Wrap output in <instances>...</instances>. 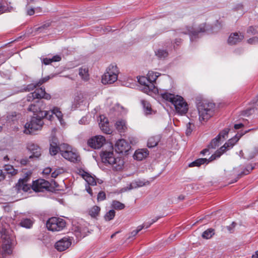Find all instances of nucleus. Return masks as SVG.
I'll return each mask as SVG.
<instances>
[{
	"mask_svg": "<svg viewBox=\"0 0 258 258\" xmlns=\"http://www.w3.org/2000/svg\"><path fill=\"white\" fill-rule=\"evenodd\" d=\"M160 95L163 99L171 103L178 114L184 115L187 113L188 104L182 96L171 93L168 90L160 91Z\"/></svg>",
	"mask_w": 258,
	"mask_h": 258,
	"instance_id": "nucleus-1",
	"label": "nucleus"
},
{
	"mask_svg": "<svg viewBox=\"0 0 258 258\" xmlns=\"http://www.w3.org/2000/svg\"><path fill=\"white\" fill-rule=\"evenodd\" d=\"M100 156L102 162L111 165L113 170L120 171L122 169L124 163L123 159L121 157L116 156L112 149L111 151H102Z\"/></svg>",
	"mask_w": 258,
	"mask_h": 258,
	"instance_id": "nucleus-2",
	"label": "nucleus"
},
{
	"mask_svg": "<svg viewBox=\"0 0 258 258\" xmlns=\"http://www.w3.org/2000/svg\"><path fill=\"white\" fill-rule=\"evenodd\" d=\"M215 107L214 103L206 100L198 103L199 120L201 122L207 121L213 115Z\"/></svg>",
	"mask_w": 258,
	"mask_h": 258,
	"instance_id": "nucleus-3",
	"label": "nucleus"
},
{
	"mask_svg": "<svg viewBox=\"0 0 258 258\" xmlns=\"http://www.w3.org/2000/svg\"><path fill=\"white\" fill-rule=\"evenodd\" d=\"M248 131H245L243 133H237L233 138L229 139L225 144L222 146L219 150H217L215 153L210 157L211 160H214L216 158L220 157L226 150L232 148L233 146L238 142L239 139Z\"/></svg>",
	"mask_w": 258,
	"mask_h": 258,
	"instance_id": "nucleus-4",
	"label": "nucleus"
},
{
	"mask_svg": "<svg viewBox=\"0 0 258 258\" xmlns=\"http://www.w3.org/2000/svg\"><path fill=\"white\" fill-rule=\"evenodd\" d=\"M60 152L61 156L72 162H77L79 160V155L76 150L67 144L60 145Z\"/></svg>",
	"mask_w": 258,
	"mask_h": 258,
	"instance_id": "nucleus-5",
	"label": "nucleus"
},
{
	"mask_svg": "<svg viewBox=\"0 0 258 258\" xmlns=\"http://www.w3.org/2000/svg\"><path fill=\"white\" fill-rule=\"evenodd\" d=\"M118 74V70L116 66L110 65L102 77V83L103 84L113 83L117 79Z\"/></svg>",
	"mask_w": 258,
	"mask_h": 258,
	"instance_id": "nucleus-6",
	"label": "nucleus"
},
{
	"mask_svg": "<svg viewBox=\"0 0 258 258\" xmlns=\"http://www.w3.org/2000/svg\"><path fill=\"white\" fill-rule=\"evenodd\" d=\"M43 118L33 116L31 120L25 124L24 133L27 135L31 134L34 132L40 130L43 124L42 120Z\"/></svg>",
	"mask_w": 258,
	"mask_h": 258,
	"instance_id": "nucleus-7",
	"label": "nucleus"
},
{
	"mask_svg": "<svg viewBox=\"0 0 258 258\" xmlns=\"http://www.w3.org/2000/svg\"><path fill=\"white\" fill-rule=\"evenodd\" d=\"M66 225L65 220L58 217H51L46 222L47 229L52 231H59L62 230Z\"/></svg>",
	"mask_w": 258,
	"mask_h": 258,
	"instance_id": "nucleus-8",
	"label": "nucleus"
},
{
	"mask_svg": "<svg viewBox=\"0 0 258 258\" xmlns=\"http://www.w3.org/2000/svg\"><path fill=\"white\" fill-rule=\"evenodd\" d=\"M44 106L43 101L37 100L35 102V104L30 105L28 110L33 112L34 116L44 117V116H45L46 113H44V111L43 110L45 108Z\"/></svg>",
	"mask_w": 258,
	"mask_h": 258,
	"instance_id": "nucleus-9",
	"label": "nucleus"
},
{
	"mask_svg": "<svg viewBox=\"0 0 258 258\" xmlns=\"http://www.w3.org/2000/svg\"><path fill=\"white\" fill-rule=\"evenodd\" d=\"M138 82L143 86L142 91L147 94H149L151 92L155 93L157 91L155 85L149 81L147 77L141 76L137 77Z\"/></svg>",
	"mask_w": 258,
	"mask_h": 258,
	"instance_id": "nucleus-10",
	"label": "nucleus"
},
{
	"mask_svg": "<svg viewBox=\"0 0 258 258\" xmlns=\"http://www.w3.org/2000/svg\"><path fill=\"white\" fill-rule=\"evenodd\" d=\"M87 95L82 92H77L74 96V101L72 102V109H76L82 105H85L87 103Z\"/></svg>",
	"mask_w": 258,
	"mask_h": 258,
	"instance_id": "nucleus-11",
	"label": "nucleus"
},
{
	"mask_svg": "<svg viewBox=\"0 0 258 258\" xmlns=\"http://www.w3.org/2000/svg\"><path fill=\"white\" fill-rule=\"evenodd\" d=\"M32 188L36 192H42L48 189L50 187L49 182L43 179H38L33 181Z\"/></svg>",
	"mask_w": 258,
	"mask_h": 258,
	"instance_id": "nucleus-12",
	"label": "nucleus"
},
{
	"mask_svg": "<svg viewBox=\"0 0 258 258\" xmlns=\"http://www.w3.org/2000/svg\"><path fill=\"white\" fill-rule=\"evenodd\" d=\"M105 141L104 137L98 135L90 139L88 141V144L92 148L99 149L104 145Z\"/></svg>",
	"mask_w": 258,
	"mask_h": 258,
	"instance_id": "nucleus-13",
	"label": "nucleus"
},
{
	"mask_svg": "<svg viewBox=\"0 0 258 258\" xmlns=\"http://www.w3.org/2000/svg\"><path fill=\"white\" fill-rule=\"evenodd\" d=\"M209 30V27L206 26V24H202L200 25L199 27L195 30L192 27L188 28L187 32L190 37V40L194 41L198 37L199 34L201 32H204Z\"/></svg>",
	"mask_w": 258,
	"mask_h": 258,
	"instance_id": "nucleus-14",
	"label": "nucleus"
},
{
	"mask_svg": "<svg viewBox=\"0 0 258 258\" xmlns=\"http://www.w3.org/2000/svg\"><path fill=\"white\" fill-rule=\"evenodd\" d=\"M72 244V239L70 237H64L55 244V248L59 251H62L68 249Z\"/></svg>",
	"mask_w": 258,
	"mask_h": 258,
	"instance_id": "nucleus-15",
	"label": "nucleus"
},
{
	"mask_svg": "<svg viewBox=\"0 0 258 258\" xmlns=\"http://www.w3.org/2000/svg\"><path fill=\"white\" fill-rule=\"evenodd\" d=\"M128 143L123 139L118 140L115 144V150L118 153H126L130 149Z\"/></svg>",
	"mask_w": 258,
	"mask_h": 258,
	"instance_id": "nucleus-16",
	"label": "nucleus"
},
{
	"mask_svg": "<svg viewBox=\"0 0 258 258\" xmlns=\"http://www.w3.org/2000/svg\"><path fill=\"white\" fill-rule=\"evenodd\" d=\"M78 173L85 180L89 185L92 186L96 185L97 181L95 177L89 173L86 172L84 170L79 169L78 170Z\"/></svg>",
	"mask_w": 258,
	"mask_h": 258,
	"instance_id": "nucleus-17",
	"label": "nucleus"
},
{
	"mask_svg": "<svg viewBox=\"0 0 258 258\" xmlns=\"http://www.w3.org/2000/svg\"><path fill=\"white\" fill-rule=\"evenodd\" d=\"M27 148L30 151L32 155L29 156V158H38L41 155V149L37 145L33 143H29L27 145Z\"/></svg>",
	"mask_w": 258,
	"mask_h": 258,
	"instance_id": "nucleus-18",
	"label": "nucleus"
},
{
	"mask_svg": "<svg viewBox=\"0 0 258 258\" xmlns=\"http://www.w3.org/2000/svg\"><path fill=\"white\" fill-rule=\"evenodd\" d=\"M243 38L244 35L241 33H232L229 36L228 43L231 45H235L240 42Z\"/></svg>",
	"mask_w": 258,
	"mask_h": 258,
	"instance_id": "nucleus-19",
	"label": "nucleus"
},
{
	"mask_svg": "<svg viewBox=\"0 0 258 258\" xmlns=\"http://www.w3.org/2000/svg\"><path fill=\"white\" fill-rule=\"evenodd\" d=\"M100 118L99 124L100 129L105 134H110L111 133V130L109 125L108 119L104 115H100Z\"/></svg>",
	"mask_w": 258,
	"mask_h": 258,
	"instance_id": "nucleus-20",
	"label": "nucleus"
},
{
	"mask_svg": "<svg viewBox=\"0 0 258 258\" xmlns=\"http://www.w3.org/2000/svg\"><path fill=\"white\" fill-rule=\"evenodd\" d=\"M33 93L36 99L44 98L46 100H50L51 99V95L46 93L44 88L41 87L36 89L33 92Z\"/></svg>",
	"mask_w": 258,
	"mask_h": 258,
	"instance_id": "nucleus-21",
	"label": "nucleus"
},
{
	"mask_svg": "<svg viewBox=\"0 0 258 258\" xmlns=\"http://www.w3.org/2000/svg\"><path fill=\"white\" fill-rule=\"evenodd\" d=\"M60 146H58L57 139L55 137H52L50 141L49 152L51 155H55L60 151Z\"/></svg>",
	"mask_w": 258,
	"mask_h": 258,
	"instance_id": "nucleus-22",
	"label": "nucleus"
},
{
	"mask_svg": "<svg viewBox=\"0 0 258 258\" xmlns=\"http://www.w3.org/2000/svg\"><path fill=\"white\" fill-rule=\"evenodd\" d=\"M115 127L119 133H125L127 130L126 120L122 119L117 120L115 123Z\"/></svg>",
	"mask_w": 258,
	"mask_h": 258,
	"instance_id": "nucleus-23",
	"label": "nucleus"
},
{
	"mask_svg": "<svg viewBox=\"0 0 258 258\" xmlns=\"http://www.w3.org/2000/svg\"><path fill=\"white\" fill-rule=\"evenodd\" d=\"M51 113H52V114H54V115H55L62 126L65 125L66 122L63 118V115L60 111V108L57 107H54L51 110Z\"/></svg>",
	"mask_w": 258,
	"mask_h": 258,
	"instance_id": "nucleus-24",
	"label": "nucleus"
},
{
	"mask_svg": "<svg viewBox=\"0 0 258 258\" xmlns=\"http://www.w3.org/2000/svg\"><path fill=\"white\" fill-rule=\"evenodd\" d=\"M50 76H46L43 78H42L39 80L38 82L32 83L31 84H30L28 85L27 87V90L28 91L33 90L35 88H36L37 87L40 86L42 85L43 83L46 82L47 81H48L50 79Z\"/></svg>",
	"mask_w": 258,
	"mask_h": 258,
	"instance_id": "nucleus-25",
	"label": "nucleus"
},
{
	"mask_svg": "<svg viewBox=\"0 0 258 258\" xmlns=\"http://www.w3.org/2000/svg\"><path fill=\"white\" fill-rule=\"evenodd\" d=\"M148 155V153L146 149H141L137 150L134 155V158L137 160H142Z\"/></svg>",
	"mask_w": 258,
	"mask_h": 258,
	"instance_id": "nucleus-26",
	"label": "nucleus"
},
{
	"mask_svg": "<svg viewBox=\"0 0 258 258\" xmlns=\"http://www.w3.org/2000/svg\"><path fill=\"white\" fill-rule=\"evenodd\" d=\"M161 137L160 135L151 137L148 141L147 146L149 148H153L156 146L160 141Z\"/></svg>",
	"mask_w": 258,
	"mask_h": 258,
	"instance_id": "nucleus-27",
	"label": "nucleus"
},
{
	"mask_svg": "<svg viewBox=\"0 0 258 258\" xmlns=\"http://www.w3.org/2000/svg\"><path fill=\"white\" fill-rule=\"evenodd\" d=\"M212 160H210V158L209 160L207 159L206 158H200L198 159H197L196 160L194 161V162L190 163L189 164V167H195V166H200L202 164H204V163H208L210 161H212Z\"/></svg>",
	"mask_w": 258,
	"mask_h": 258,
	"instance_id": "nucleus-28",
	"label": "nucleus"
},
{
	"mask_svg": "<svg viewBox=\"0 0 258 258\" xmlns=\"http://www.w3.org/2000/svg\"><path fill=\"white\" fill-rule=\"evenodd\" d=\"M61 60V57L58 55L53 56L51 58H44L42 60V62L45 64L48 65L50 64L52 62L59 61Z\"/></svg>",
	"mask_w": 258,
	"mask_h": 258,
	"instance_id": "nucleus-29",
	"label": "nucleus"
},
{
	"mask_svg": "<svg viewBox=\"0 0 258 258\" xmlns=\"http://www.w3.org/2000/svg\"><path fill=\"white\" fill-rule=\"evenodd\" d=\"M33 222L30 218H24L22 219L20 223V225L24 228H30L32 225Z\"/></svg>",
	"mask_w": 258,
	"mask_h": 258,
	"instance_id": "nucleus-30",
	"label": "nucleus"
},
{
	"mask_svg": "<svg viewBox=\"0 0 258 258\" xmlns=\"http://www.w3.org/2000/svg\"><path fill=\"white\" fill-rule=\"evenodd\" d=\"M160 75V74L158 72H154L153 71H149L147 74V78H148L150 82L153 83L154 84L157 78Z\"/></svg>",
	"mask_w": 258,
	"mask_h": 258,
	"instance_id": "nucleus-31",
	"label": "nucleus"
},
{
	"mask_svg": "<svg viewBox=\"0 0 258 258\" xmlns=\"http://www.w3.org/2000/svg\"><path fill=\"white\" fill-rule=\"evenodd\" d=\"M79 74L81 78L84 80H88L89 78L88 69L86 68H81L79 69Z\"/></svg>",
	"mask_w": 258,
	"mask_h": 258,
	"instance_id": "nucleus-32",
	"label": "nucleus"
},
{
	"mask_svg": "<svg viewBox=\"0 0 258 258\" xmlns=\"http://www.w3.org/2000/svg\"><path fill=\"white\" fill-rule=\"evenodd\" d=\"M141 103L144 107V111L146 114H151L152 111L150 104L145 100H142Z\"/></svg>",
	"mask_w": 258,
	"mask_h": 258,
	"instance_id": "nucleus-33",
	"label": "nucleus"
},
{
	"mask_svg": "<svg viewBox=\"0 0 258 258\" xmlns=\"http://www.w3.org/2000/svg\"><path fill=\"white\" fill-rule=\"evenodd\" d=\"M26 180L23 179L19 180V189H22L24 191H28L30 189L31 185L27 184L25 183Z\"/></svg>",
	"mask_w": 258,
	"mask_h": 258,
	"instance_id": "nucleus-34",
	"label": "nucleus"
},
{
	"mask_svg": "<svg viewBox=\"0 0 258 258\" xmlns=\"http://www.w3.org/2000/svg\"><path fill=\"white\" fill-rule=\"evenodd\" d=\"M100 211V208L99 207L97 206H94L93 207H92L89 210V214L93 218H95L97 217Z\"/></svg>",
	"mask_w": 258,
	"mask_h": 258,
	"instance_id": "nucleus-35",
	"label": "nucleus"
},
{
	"mask_svg": "<svg viewBox=\"0 0 258 258\" xmlns=\"http://www.w3.org/2000/svg\"><path fill=\"white\" fill-rule=\"evenodd\" d=\"M111 207L115 210H120L123 209L125 207V206L121 202L114 200L112 202Z\"/></svg>",
	"mask_w": 258,
	"mask_h": 258,
	"instance_id": "nucleus-36",
	"label": "nucleus"
},
{
	"mask_svg": "<svg viewBox=\"0 0 258 258\" xmlns=\"http://www.w3.org/2000/svg\"><path fill=\"white\" fill-rule=\"evenodd\" d=\"M214 234V229L210 228L205 231L202 234V237L205 239H209Z\"/></svg>",
	"mask_w": 258,
	"mask_h": 258,
	"instance_id": "nucleus-37",
	"label": "nucleus"
},
{
	"mask_svg": "<svg viewBox=\"0 0 258 258\" xmlns=\"http://www.w3.org/2000/svg\"><path fill=\"white\" fill-rule=\"evenodd\" d=\"M5 170L7 172V173L11 174L12 175H15L18 172V170L15 169L13 166L10 165H5Z\"/></svg>",
	"mask_w": 258,
	"mask_h": 258,
	"instance_id": "nucleus-38",
	"label": "nucleus"
},
{
	"mask_svg": "<svg viewBox=\"0 0 258 258\" xmlns=\"http://www.w3.org/2000/svg\"><path fill=\"white\" fill-rule=\"evenodd\" d=\"M115 215V212L113 210H110L104 215V219L106 221L112 220Z\"/></svg>",
	"mask_w": 258,
	"mask_h": 258,
	"instance_id": "nucleus-39",
	"label": "nucleus"
},
{
	"mask_svg": "<svg viewBox=\"0 0 258 258\" xmlns=\"http://www.w3.org/2000/svg\"><path fill=\"white\" fill-rule=\"evenodd\" d=\"M145 185V183L141 180L134 181L132 182L131 184V189L139 187H142Z\"/></svg>",
	"mask_w": 258,
	"mask_h": 258,
	"instance_id": "nucleus-40",
	"label": "nucleus"
},
{
	"mask_svg": "<svg viewBox=\"0 0 258 258\" xmlns=\"http://www.w3.org/2000/svg\"><path fill=\"white\" fill-rule=\"evenodd\" d=\"M156 55L160 58H164L168 56V52L164 50L159 49L156 51Z\"/></svg>",
	"mask_w": 258,
	"mask_h": 258,
	"instance_id": "nucleus-41",
	"label": "nucleus"
},
{
	"mask_svg": "<svg viewBox=\"0 0 258 258\" xmlns=\"http://www.w3.org/2000/svg\"><path fill=\"white\" fill-rule=\"evenodd\" d=\"M65 172V169L63 168H58L56 169L52 173L51 177L56 178L58 175L62 174Z\"/></svg>",
	"mask_w": 258,
	"mask_h": 258,
	"instance_id": "nucleus-42",
	"label": "nucleus"
},
{
	"mask_svg": "<svg viewBox=\"0 0 258 258\" xmlns=\"http://www.w3.org/2000/svg\"><path fill=\"white\" fill-rule=\"evenodd\" d=\"M220 140L217 136L211 142L209 147L212 149H215L216 147L219 145Z\"/></svg>",
	"mask_w": 258,
	"mask_h": 258,
	"instance_id": "nucleus-43",
	"label": "nucleus"
},
{
	"mask_svg": "<svg viewBox=\"0 0 258 258\" xmlns=\"http://www.w3.org/2000/svg\"><path fill=\"white\" fill-rule=\"evenodd\" d=\"M229 130H230L228 128H224L219 134L217 137L220 140H221L222 139H225L227 137Z\"/></svg>",
	"mask_w": 258,
	"mask_h": 258,
	"instance_id": "nucleus-44",
	"label": "nucleus"
},
{
	"mask_svg": "<svg viewBox=\"0 0 258 258\" xmlns=\"http://www.w3.org/2000/svg\"><path fill=\"white\" fill-rule=\"evenodd\" d=\"M145 227V225L139 226L137 229L133 230L130 234L129 238H132L135 237L141 230H142Z\"/></svg>",
	"mask_w": 258,
	"mask_h": 258,
	"instance_id": "nucleus-45",
	"label": "nucleus"
},
{
	"mask_svg": "<svg viewBox=\"0 0 258 258\" xmlns=\"http://www.w3.org/2000/svg\"><path fill=\"white\" fill-rule=\"evenodd\" d=\"M247 32L248 33H251L252 34H255L258 33V26H251L249 27L247 30Z\"/></svg>",
	"mask_w": 258,
	"mask_h": 258,
	"instance_id": "nucleus-46",
	"label": "nucleus"
},
{
	"mask_svg": "<svg viewBox=\"0 0 258 258\" xmlns=\"http://www.w3.org/2000/svg\"><path fill=\"white\" fill-rule=\"evenodd\" d=\"M8 120L11 121H14L17 119V113L16 112H12L9 115L7 116Z\"/></svg>",
	"mask_w": 258,
	"mask_h": 258,
	"instance_id": "nucleus-47",
	"label": "nucleus"
},
{
	"mask_svg": "<svg viewBox=\"0 0 258 258\" xmlns=\"http://www.w3.org/2000/svg\"><path fill=\"white\" fill-rule=\"evenodd\" d=\"M106 199L105 193L103 191H100L98 193L97 196L98 201H103Z\"/></svg>",
	"mask_w": 258,
	"mask_h": 258,
	"instance_id": "nucleus-48",
	"label": "nucleus"
},
{
	"mask_svg": "<svg viewBox=\"0 0 258 258\" xmlns=\"http://www.w3.org/2000/svg\"><path fill=\"white\" fill-rule=\"evenodd\" d=\"M44 113H46V115L45 116H44V118L45 117L49 120H51L52 119V118H53V115L54 114H52V113H51V110L50 111H44Z\"/></svg>",
	"mask_w": 258,
	"mask_h": 258,
	"instance_id": "nucleus-49",
	"label": "nucleus"
},
{
	"mask_svg": "<svg viewBox=\"0 0 258 258\" xmlns=\"http://www.w3.org/2000/svg\"><path fill=\"white\" fill-rule=\"evenodd\" d=\"M34 99H36L35 97H34V95L33 92L29 93L27 96L26 100L28 102H31Z\"/></svg>",
	"mask_w": 258,
	"mask_h": 258,
	"instance_id": "nucleus-50",
	"label": "nucleus"
},
{
	"mask_svg": "<svg viewBox=\"0 0 258 258\" xmlns=\"http://www.w3.org/2000/svg\"><path fill=\"white\" fill-rule=\"evenodd\" d=\"M192 132V129L191 128V124L190 123H188L186 125V135L187 136L189 135Z\"/></svg>",
	"mask_w": 258,
	"mask_h": 258,
	"instance_id": "nucleus-51",
	"label": "nucleus"
},
{
	"mask_svg": "<svg viewBox=\"0 0 258 258\" xmlns=\"http://www.w3.org/2000/svg\"><path fill=\"white\" fill-rule=\"evenodd\" d=\"M243 5L241 4H238L236 5L234 8H233L235 11H241L242 12H243Z\"/></svg>",
	"mask_w": 258,
	"mask_h": 258,
	"instance_id": "nucleus-52",
	"label": "nucleus"
},
{
	"mask_svg": "<svg viewBox=\"0 0 258 258\" xmlns=\"http://www.w3.org/2000/svg\"><path fill=\"white\" fill-rule=\"evenodd\" d=\"M248 43L250 44H255L258 42V38L256 37H254L252 38H250L247 40Z\"/></svg>",
	"mask_w": 258,
	"mask_h": 258,
	"instance_id": "nucleus-53",
	"label": "nucleus"
},
{
	"mask_svg": "<svg viewBox=\"0 0 258 258\" xmlns=\"http://www.w3.org/2000/svg\"><path fill=\"white\" fill-rule=\"evenodd\" d=\"M51 171V168L47 167L45 168L43 171V173L45 175H48Z\"/></svg>",
	"mask_w": 258,
	"mask_h": 258,
	"instance_id": "nucleus-54",
	"label": "nucleus"
},
{
	"mask_svg": "<svg viewBox=\"0 0 258 258\" xmlns=\"http://www.w3.org/2000/svg\"><path fill=\"white\" fill-rule=\"evenodd\" d=\"M49 25L48 24L43 25L42 26L38 28H37V31H39L40 32H42L43 29H44L46 28H47L48 27H49Z\"/></svg>",
	"mask_w": 258,
	"mask_h": 258,
	"instance_id": "nucleus-55",
	"label": "nucleus"
},
{
	"mask_svg": "<svg viewBox=\"0 0 258 258\" xmlns=\"http://www.w3.org/2000/svg\"><path fill=\"white\" fill-rule=\"evenodd\" d=\"M20 163L23 165H26L28 162V159L27 158L22 159L20 161Z\"/></svg>",
	"mask_w": 258,
	"mask_h": 258,
	"instance_id": "nucleus-56",
	"label": "nucleus"
},
{
	"mask_svg": "<svg viewBox=\"0 0 258 258\" xmlns=\"http://www.w3.org/2000/svg\"><path fill=\"white\" fill-rule=\"evenodd\" d=\"M27 14H28V15H29L30 16L33 15L34 14V9L30 8V9H28Z\"/></svg>",
	"mask_w": 258,
	"mask_h": 258,
	"instance_id": "nucleus-57",
	"label": "nucleus"
},
{
	"mask_svg": "<svg viewBox=\"0 0 258 258\" xmlns=\"http://www.w3.org/2000/svg\"><path fill=\"white\" fill-rule=\"evenodd\" d=\"M243 124L242 123L236 124L234 125V128L236 130H238L243 127Z\"/></svg>",
	"mask_w": 258,
	"mask_h": 258,
	"instance_id": "nucleus-58",
	"label": "nucleus"
},
{
	"mask_svg": "<svg viewBox=\"0 0 258 258\" xmlns=\"http://www.w3.org/2000/svg\"><path fill=\"white\" fill-rule=\"evenodd\" d=\"M86 190L90 195L91 196H93L92 190L90 187H86Z\"/></svg>",
	"mask_w": 258,
	"mask_h": 258,
	"instance_id": "nucleus-59",
	"label": "nucleus"
},
{
	"mask_svg": "<svg viewBox=\"0 0 258 258\" xmlns=\"http://www.w3.org/2000/svg\"><path fill=\"white\" fill-rule=\"evenodd\" d=\"M5 178V176L3 173V171L1 169H0V181L4 179Z\"/></svg>",
	"mask_w": 258,
	"mask_h": 258,
	"instance_id": "nucleus-60",
	"label": "nucleus"
},
{
	"mask_svg": "<svg viewBox=\"0 0 258 258\" xmlns=\"http://www.w3.org/2000/svg\"><path fill=\"white\" fill-rule=\"evenodd\" d=\"M209 152V149H205L201 152V154L205 155L206 154Z\"/></svg>",
	"mask_w": 258,
	"mask_h": 258,
	"instance_id": "nucleus-61",
	"label": "nucleus"
},
{
	"mask_svg": "<svg viewBox=\"0 0 258 258\" xmlns=\"http://www.w3.org/2000/svg\"><path fill=\"white\" fill-rule=\"evenodd\" d=\"M5 10L4 6L0 3V13H3Z\"/></svg>",
	"mask_w": 258,
	"mask_h": 258,
	"instance_id": "nucleus-62",
	"label": "nucleus"
},
{
	"mask_svg": "<svg viewBox=\"0 0 258 258\" xmlns=\"http://www.w3.org/2000/svg\"><path fill=\"white\" fill-rule=\"evenodd\" d=\"M251 258H258V250L255 251V254L252 255Z\"/></svg>",
	"mask_w": 258,
	"mask_h": 258,
	"instance_id": "nucleus-63",
	"label": "nucleus"
},
{
	"mask_svg": "<svg viewBox=\"0 0 258 258\" xmlns=\"http://www.w3.org/2000/svg\"><path fill=\"white\" fill-rule=\"evenodd\" d=\"M142 225H145V227H145L146 228H148V227H149L151 225H150V223L148 224H146V223H144Z\"/></svg>",
	"mask_w": 258,
	"mask_h": 258,
	"instance_id": "nucleus-64",
	"label": "nucleus"
}]
</instances>
